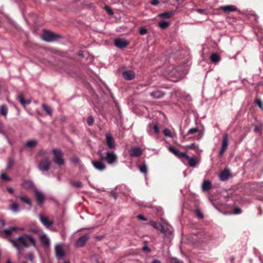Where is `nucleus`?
<instances>
[{"label":"nucleus","instance_id":"7c9ffc66","mask_svg":"<svg viewBox=\"0 0 263 263\" xmlns=\"http://www.w3.org/2000/svg\"><path fill=\"white\" fill-rule=\"evenodd\" d=\"M42 107L47 114H48L49 115H51L52 110L51 108L49 106L46 104H43Z\"/></svg>","mask_w":263,"mask_h":263},{"label":"nucleus","instance_id":"7ed1b4c3","mask_svg":"<svg viewBox=\"0 0 263 263\" xmlns=\"http://www.w3.org/2000/svg\"><path fill=\"white\" fill-rule=\"evenodd\" d=\"M52 154L53 155V161L59 165H62L64 163V160L63 158V154L60 150L53 149Z\"/></svg>","mask_w":263,"mask_h":263},{"label":"nucleus","instance_id":"69168bd1","mask_svg":"<svg viewBox=\"0 0 263 263\" xmlns=\"http://www.w3.org/2000/svg\"><path fill=\"white\" fill-rule=\"evenodd\" d=\"M147 132L148 133V134H149V135H152V132H151V131L150 130V129H147Z\"/></svg>","mask_w":263,"mask_h":263},{"label":"nucleus","instance_id":"f03ea898","mask_svg":"<svg viewBox=\"0 0 263 263\" xmlns=\"http://www.w3.org/2000/svg\"><path fill=\"white\" fill-rule=\"evenodd\" d=\"M185 74L184 71L175 68L169 72L168 76L171 81L176 82L182 79Z\"/></svg>","mask_w":263,"mask_h":263},{"label":"nucleus","instance_id":"09e8293b","mask_svg":"<svg viewBox=\"0 0 263 263\" xmlns=\"http://www.w3.org/2000/svg\"><path fill=\"white\" fill-rule=\"evenodd\" d=\"M106 167V165L103 164L102 162L100 161V171H102L104 170Z\"/></svg>","mask_w":263,"mask_h":263},{"label":"nucleus","instance_id":"6e6552de","mask_svg":"<svg viewBox=\"0 0 263 263\" xmlns=\"http://www.w3.org/2000/svg\"><path fill=\"white\" fill-rule=\"evenodd\" d=\"M228 145H229L228 135L227 134H225L223 136L221 147L219 151V155L220 156H222L223 155V154L226 151Z\"/></svg>","mask_w":263,"mask_h":263},{"label":"nucleus","instance_id":"f257e3e1","mask_svg":"<svg viewBox=\"0 0 263 263\" xmlns=\"http://www.w3.org/2000/svg\"><path fill=\"white\" fill-rule=\"evenodd\" d=\"M9 241L18 253L29 247H35L36 243L35 238L32 235L27 234L20 235L15 238H11Z\"/></svg>","mask_w":263,"mask_h":263},{"label":"nucleus","instance_id":"4c0bfd02","mask_svg":"<svg viewBox=\"0 0 263 263\" xmlns=\"http://www.w3.org/2000/svg\"><path fill=\"white\" fill-rule=\"evenodd\" d=\"M13 163L14 161L13 159H9L7 166V169H10L13 166Z\"/></svg>","mask_w":263,"mask_h":263},{"label":"nucleus","instance_id":"72a5a7b5","mask_svg":"<svg viewBox=\"0 0 263 263\" xmlns=\"http://www.w3.org/2000/svg\"><path fill=\"white\" fill-rule=\"evenodd\" d=\"M163 134L165 137H172V135L170 130L167 128H165L163 130Z\"/></svg>","mask_w":263,"mask_h":263},{"label":"nucleus","instance_id":"a211bd4d","mask_svg":"<svg viewBox=\"0 0 263 263\" xmlns=\"http://www.w3.org/2000/svg\"><path fill=\"white\" fill-rule=\"evenodd\" d=\"M183 158L189 160V165L190 166L195 167L197 166V161L195 157H189L186 153Z\"/></svg>","mask_w":263,"mask_h":263},{"label":"nucleus","instance_id":"423d86ee","mask_svg":"<svg viewBox=\"0 0 263 263\" xmlns=\"http://www.w3.org/2000/svg\"><path fill=\"white\" fill-rule=\"evenodd\" d=\"M59 37L58 35L49 31H44L42 36L43 40L46 42H52L57 40Z\"/></svg>","mask_w":263,"mask_h":263},{"label":"nucleus","instance_id":"a878e982","mask_svg":"<svg viewBox=\"0 0 263 263\" xmlns=\"http://www.w3.org/2000/svg\"><path fill=\"white\" fill-rule=\"evenodd\" d=\"M18 100L19 102L23 106H25L26 104H28L30 103V100L26 101L24 99V96L22 93L20 94L18 97Z\"/></svg>","mask_w":263,"mask_h":263},{"label":"nucleus","instance_id":"e433bc0d","mask_svg":"<svg viewBox=\"0 0 263 263\" xmlns=\"http://www.w3.org/2000/svg\"><path fill=\"white\" fill-rule=\"evenodd\" d=\"M1 178L2 179L6 181H10L11 178L9 177L5 173H2L1 175Z\"/></svg>","mask_w":263,"mask_h":263},{"label":"nucleus","instance_id":"2f4dec72","mask_svg":"<svg viewBox=\"0 0 263 263\" xmlns=\"http://www.w3.org/2000/svg\"><path fill=\"white\" fill-rule=\"evenodd\" d=\"M139 168L140 171L143 174H146L147 172V167L145 164H143L142 165H139Z\"/></svg>","mask_w":263,"mask_h":263},{"label":"nucleus","instance_id":"58836bf2","mask_svg":"<svg viewBox=\"0 0 263 263\" xmlns=\"http://www.w3.org/2000/svg\"><path fill=\"white\" fill-rule=\"evenodd\" d=\"M104 9L106 11L109 15H111L113 14L112 10L108 6H105L104 7Z\"/></svg>","mask_w":263,"mask_h":263},{"label":"nucleus","instance_id":"ddd939ff","mask_svg":"<svg viewBox=\"0 0 263 263\" xmlns=\"http://www.w3.org/2000/svg\"><path fill=\"white\" fill-rule=\"evenodd\" d=\"M105 143L108 148L110 149L115 148L114 139L112 135L109 133H107L106 135Z\"/></svg>","mask_w":263,"mask_h":263},{"label":"nucleus","instance_id":"0e129e2a","mask_svg":"<svg viewBox=\"0 0 263 263\" xmlns=\"http://www.w3.org/2000/svg\"><path fill=\"white\" fill-rule=\"evenodd\" d=\"M112 196L115 199H116L117 197V195L115 194H112Z\"/></svg>","mask_w":263,"mask_h":263},{"label":"nucleus","instance_id":"37998d69","mask_svg":"<svg viewBox=\"0 0 263 263\" xmlns=\"http://www.w3.org/2000/svg\"><path fill=\"white\" fill-rule=\"evenodd\" d=\"M198 130L197 128H193L190 129L188 131L187 133L189 134H195V133H197L198 132Z\"/></svg>","mask_w":263,"mask_h":263},{"label":"nucleus","instance_id":"412c9836","mask_svg":"<svg viewBox=\"0 0 263 263\" xmlns=\"http://www.w3.org/2000/svg\"><path fill=\"white\" fill-rule=\"evenodd\" d=\"M229 171L227 170H225L220 173L219 176L220 180L222 181H226L229 178Z\"/></svg>","mask_w":263,"mask_h":263},{"label":"nucleus","instance_id":"79ce46f5","mask_svg":"<svg viewBox=\"0 0 263 263\" xmlns=\"http://www.w3.org/2000/svg\"><path fill=\"white\" fill-rule=\"evenodd\" d=\"M28 257L30 261L32 263H34V255L31 252L29 253L28 255Z\"/></svg>","mask_w":263,"mask_h":263},{"label":"nucleus","instance_id":"5701e85b","mask_svg":"<svg viewBox=\"0 0 263 263\" xmlns=\"http://www.w3.org/2000/svg\"><path fill=\"white\" fill-rule=\"evenodd\" d=\"M211 183L209 180H204L202 184V189L203 191H208L211 188Z\"/></svg>","mask_w":263,"mask_h":263},{"label":"nucleus","instance_id":"603ef678","mask_svg":"<svg viewBox=\"0 0 263 263\" xmlns=\"http://www.w3.org/2000/svg\"><path fill=\"white\" fill-rule=\"evenodd\" d=\"M172 263H183L182 261H181L177 259L176 258L172 259Z\"/></svg>","mask_w":263,"mask_h":263},{"label":"nucleus","instance_id":"473e14b6","mask_svg":"<svg viewBox=\"0 0 263 263\" xmlns=\"http://www.w3.org/2000/svg\"><path fill=\"white\" fill-rule=\"evenodd\" d=\"M169 26V23L166 21H162L159 23V26L162 29H165Z\"/></svg>","mask_w":263,"mask_h":263},{"label":"nucleus","instance_id":"c85d7f7f","mask_svg":"<svg viewBox=\"0 0 263 263\" xmlns=\"http://www.w3.org/2000/svg\"><path fill=\"white\" fill-rule=\"evenodd\" d=\"M36 145L37 141L34 140H29L26 144V146L29 148H33L35 147Z\"/></svg>","mask_w":263,"mask_h":263},{"label":"nucleus","instance_id":"cd10ccee","mask_svg":"<svg viewBox=\"0 0 263 263\" xmlns=\"http://www.w3.org/2000/svg\"><path fill=\"white\" fill-rule=\"evenodd\" d=\"M18 198L20 199V200L22 201H23V202H25V203H26L27 204H28L29 205H31V200L27 197L25 196H24L23 195H20L18 196Z\"/></svg>","mask_w":263,"mask_h":263},{"label":"nucleus","instance_id":"a18cd8bd","mask_svg":"<svg viewBox=\"0 0 263 263\" xmlns=\"http://www.w3.org/2000/svg\"><path fill=\"white\" fill-rule=\"evenodd\" d=\"M72 185L77 187H81L82 186V183L81 182H75L72 183Z\"/></svg>","mask_w":263,"mask_h":263},{"label":"nucleus","instance_id":"a19ab883","mask_svg":"<svg viewBox=\"0 0 263 263\" xmlns=\"http://www.w3.org/2000/svg\"><path fill=\"white\" fill-rule=\"evenodd\" d=\"M94 122L93 118L90 116L87 118V122L89 125H91Z\"/></svg>","mask_w":263,"mask_h":263},{"label":"nucleus","instance_id":"393cba45","mask_svg":"<svg viewBox=\"0 0 263 263\" xmlns=\"http://www.w3.org/2000/svg\"><path fill=\"white\" fill-rule=\"evenodd\" d=\"M210 59L212 62L217 63L220 61V58L217 53H214L212 54Z\"/></svg>","mask_w":263,"mask_h":263},{"label":"nucleus","instance_id":"6e6d98bb","mask_svg":"<svg viewBox=\"0 0 263 263\" xmlns=\"http://www.w3.org/2000/svg\"><path fill=\"white\" fill-rule=\"evenodd\" d=\"M195 148V145L194 144H190V145H186L185 146V148H190V149H192V148Z\"/></svg>","mask_w":263,"mask_h":263},{"label":"nucleus","instance_id":"39448f33","mask_svg":"<svg viewBox=\"0 0 263 263\" xmlns=\"http://www.w3.org/2000/svg\"><path fill=\"white\" fill-rule=\"evenodd\" d=\"M55 256L58 260L63 259L65 255V252L62 244H57L54 248Z\"/></svg>","mask_w":263,"mask_h":263},{"label":"nucleus","instance_id":"9d476101","mask_svg":"<svg viewBox=\"0 0 263 263\" xmlns=\"http://www.w3.org/2000/svg\"><path fill=\"white\" fill-rule=\"evenodd\" d=\"M89 235L85 234L80 237L76 241V245L77 247L80 248L85 245L86 242L89 239Z\"/></svg>","mask_w":263,"mask_h":263},{"label":"nucleus","instance_id":"c756f323","mask_svg":"<svg viewBox=\"0 0 263 263\" xmlns=\"http://www.w3.org/2000/svg\"><path fill=\"white\" fill-rule=\"evenodd\" d=\"M8 108L5 105L1 106L0 108V113L3 116H6L7 115Z\"/></svg>","mask_w":263,"mask_h":263},{"label":"nucleus","instance_id":"bb28decb","mask_svg":"<svg viewBox=\"0 0 263 263\" xmlns=\"http://www.w3.org/2000/svg\"><path fill=\"white\" fill-rule=\"evenodd\" d=\"M11 204L10 205V207L11 210L15 213H17L19 211V206L18 205L15 203L11 201Z\"/></svg>","mask_w":263,"mask_h":263},{"label":"nucleus","instance_id":"0eeeda50","mask_svg":"<svg viewBox=\"0 0 263 263\" xmlns=\"http://www.w3.org/2000/svg\"><path fill=\"white\" fill-rule=\"evenodd\" d=\"M50 165V161L48 159H46L39 163L38 168L41 171H47L49 169Z\"/></svg>","mask_w":263,"mask_h":263},{"label":"nucleus","instance_id":"774afa93","mask_svg":"<svg viewBox=\"0 0 263 263\" xmlns=\"http://www.w3.org/2000/svg\"><path fill=\"white\" fill-rule=\"evenodd\" d=\"M7 263H12V262H11L10 260H8V261H7Z\"/></svg>","mask_w":263,"mask_h":263},{"label":"nucleus","instance_id":"680f3d73","mask_svg":"<svg viewBox=\"0 0 263 263\" xmlns=\"http://www.w3.org/2000/svg\"><path fill=\"white\" fill-rule=\"evenodd\" d=\"M152 263H161V261L158 259H154Z\"/></svg>","mask_w":263,"mask_h":263},{"label":"nucleus","instance_id":"ea45409f","mask_svg":"<svg viewBox=\"0 0 263 263\" xmlns=\"http://www.w3.org/2000/svg\"><path fill=\"white\" fill-rule=\"evenodd\" d=\"M154 133L156 134H158L159 133V127L157 124H155L153 127Z\"/></svg>","mask_w":263,"mask_h":263},{"label":"nucleus","instance_id":"aec40b11","mask_svg":"<svg viewBox=\"0 0 263 263\" xmlns=\"http://www.w3.org/2000/svg\"><path fill=\"white\" fill-rule=\"evenodd\" d=\"M220 9L224 12H230L236 11V7L234 5L223 6L220 7Z\"/></svg>","mask_w":263,"mask_h":263},{"label":"nucleus","instance_id":"9b49d317","mask_svg":"<svg viewBox=\"0 0 263 263\" xmlns=\"http://www.w3.org/2000/svg\"><path fill=\"white\" fill-rule=\"evenodd\" d=\"M25 229L23 227H12L4 230L3 232L6 236H8L12 234L16 231H23Z\"/></svg>","mask_w":263,"mask_h":263},{"label":"nucleus","instance_id":"bf43d9fd","mask_svg":"<svg viewBox=\"0 0 263 263\" xmlns=\"http://www.w3.org/2000/svg\"><path fill=\"white\" fill-rule=\"evenodd\" d=\"M151 4L153 5H156L158 4V0H153L151 2Z\"/></svg>","mask_w":263,"mask_h":263},{"label":"nucleus","instance_id":"49530a36","mask_svg":"<svg viewBox=\"0 0 263 263\" xmlns=\"http://www.w3.org/2000/svg\"><path fill=\"white\" fill-rule=\"evenodd\" d=\"M71 161L74 164H77L79 162V159L77 157H73L71 159Z\"/></svg>","mask_w":263,"mask_h":263},{"label":"nucleus","instance_id":"f704fd0d","mask_svg":"<svg viewBox=\"0 0 263 263\" xmlns=\"http://www.w3.org/2000/svg\"><path fill=\"white\" fill-rule=\"evenodd\" d=\"M172 15V12H164V13L161 14L160 15V16L168 18L171 16Z\"/></svg>","mask_w":263,"mask_h":263},{"label":"nucleus","instance_id":"864d4df0","mask_svg":"<svg viewBox=\"0 0 263 263\" xmlns=\"http://www.w3.org/2000/svg\"><path fill=\"white\" fill-rule=\"evenodd\" d=\"M94 166L97 168L99 169V161H96L92 162Z\"/></svg>","mask_w":263,"mask_h":263},{"label":"nucleus","instance_id":"4be33fe9","mask_svg":"<svg viewBox=\"0 0 263 263\" xmlns=\"http://www.w3.org/2000/svg\"><path fill=\"white\" fill-rule=\"evenodd\" d=\"M150 95L155 99H159L164 95V93L159 90H156L151 92Z\"/></svg>","mask_w":263,"mask_h":263},{"label":"nucleus","instance_id":"e2e57ef3","mask_svg":"<svg viewBox=\"0 0 263 263\" xmlns=\"http://www.w3.org/2000/svg\"><path fill=\"white\" fill-rule=\"evenodd\" d=\"M143 250H144L148 251H149V249L148 248V247H144L143 248Z\"/></svg>","mask_w":263,"mask_h":263},{"label":"nucleus","instance_id":"20e7f679","mask_svg":"<svg viewBox=\"0 0 263 263\" xmlns=\"http://www.w3.org/2000/svg\"><path fill=\"white\" fill-rule=\"evenodd\" d=\"M102 159L105 160L108 164H113L117 162L118 156L114 152H108L106 156Z\"/></svg>","mask_w":263,"mask_h":263},{"label":"nucleus","instance_id":"c03bdc74","mask_svg":"<svg viewBox=\"0 0 263 263\" xmlns=\"http://www.w3.org/2000/svg\"><path fill=\"white\" fill-rule=\"evenodd\" d=\"M139 32L140 34L144 35L147 33V29L144 27H142L140 28Z\"/></svg>","mask_w":263,"mask_h":263},{"label":"nucleus","instance_id":"8fccbe9b","mask_svg":"<svg viewBox=\"0 0 263 263\" xmlns=\"http://www.w3.org/2000/svg\"><path fill=\"white\" fill-rule=\"evenodd\" d=\"M196 11L200 14H205V10L202 9H196Z\"/></svg>","mask_w":263,"mask_h":263},{"label":"nucleus","instance_id":"4d7b16f0","mask_svg":"<svg viewBox=\"0 0 263 263\" xmlns=\"http://www.w3.org/2000/svg\"><path fill=\"white\" fill-rule=\"evenodd\" d=\"M138 218L140 220H146V219L145 218V217L144 216H143L142 215H139L138 216Z\"/></svg>","mask_w":263,"mask_h":263},{"label":"nucleus","instance_id":"5fc2aeb1","mask_svg":"<svg viewBox=\"0 0 263 263\" xmlns=\"http://www.w3.org/2000/svg\"><path fill=\"white\" fill-rule=\"evenodd\" d=\"M160 231L161 233L164 234L165 235H166V231H165V229H164V227L163 226H161V228L160 229Z\"/></svg>","mask_w":263,"mask_h":263},{"label":"nucleus","instance_id":"f8f14e48","mask_svg":"<svg viewBox=\"0 0 263 263\" xmlns=\"http://www.w3.org/2000/svg\"><path fill=\"white\" fill-rule=\"evenodd\" d=\"M128 42L127 40L118 38L115 40V45L119 48L122 49L127 46Z\"/></svg>","mask_w":263,"mask_h":263},{"label":"nucleus","instance_id":"f3484780","mask_svg":"<svg viewBox=\"0 0 263 263\" xmlns=\"http://www.w3.org/2000/svg\"><path fill=\"white\" fill-rule=\"evenodd\" d=\"M40 239L43 245L46 247H48L50 245V240L49 238L45 233H41L40 235Z\"/></svg>","mask_w":263,"mask_h":263},{"label":"nucleus","instance_id":"2eb2a0df","mask_svg":"<svg viewBox=\"0 0 263 263\" xmlns=\"http://www.w3.org/2000/svg\"><path fill=\"white\" fill-rule=\"evenodd\" d=\"M34 193L38 203L40 204H42L45 199V196L44 194L42 192L39 191L37 189H35Z\"/></svg>","mask_w":263,"mask_h":263},{"label":"nucleus","instance_id":"6ab92c4d","mask_svg":"<svg viewBox=\"0 0 263 263\" xmlns=\"http://www.w3.org/2000/svg\"><path fill=\"white\" fill-rule=\"evenodd\" d=\"M123 77L127 80H131L135 77V73L132 70H127L123 72Z\"/></svg>","mask_w":263,"mask_h":263},{"label":"nucleus","instance_id":"dca6fc26","mask_svg":"<svg viewBox=\"0 0 263 263\" xmlns=\"http://www.w3.org/2000/svg\"><path fill=\"white\" fill-rule=\"evenodd\" d=\"M169 151L173 153L175 156H177L178 158L181 159L184 158V156L186 153V152H180L178 149L172 146L168 147Z\"/></svg>","mask_w":263,"mask_h":263},{"label":"nucleus","instance_id":"4468645a","mask_svg":"<svg viewBox=\"0 0 263 263\" xmlns=\"http://www.w3.org/2000/svg\"><path fill=\"white\" fill-rule=\"evenodd\" d=\"M142 151L139 147H134L131 148L129 153L132 157H139L141 155Z\"/></svg>","mask_w":263,"mask_h":263},{"label":"nucleus","instance_id":"13d9d810","mask_svg":"<svg viewBox=\"0 0 263 263\" xmlns=\"http://www.w3.org/2000/svg\"><path fill=\"white\" fill-rule=\"evenodd\" d=\"M197 214V216H198V217H199V218H201L203 217V214H202L201 212H200L199 211L197 212V214Z\"/></svg>","mask_w":263,"mask_h":263},{"label":"nucleus","instance_id":"de8ad7c7","mask_svg":"<svg viewBox=\"0 0 263 263\" xmlns=\"http://www.w3.org/2000/svg\"><path fill=\"white\" fill-rule=\"evenodd\" d=\"M241 212V210L239 208H236L234 209V213L235 214H240Z\"/></svg>","mask_w":263,"mask_h":263},{"label":"nucleus","instance_id":"b1692460","mask_svg":"<svg viewBox=\"0 0 263 263\" xmlns=\"http://www.w3.org/2000/svg\"><path fill=\"white\" fill-rule=\"evenodd\" d=\"M22 186L25 189H29L33 187V183L31 181L25 180L22 183Z\"/></svg>","mask_w":263,"mask_h":263},{"label":"nucleus","instance_id":"052dcab7","mask_svg":"<svg viewBox=\"0 0 263 263\" xmlns=\"http://www.w3.org/2000/svg\"><path fill=\"white\" fill-rule=\"evenodd\" d=\"M7 190L10 193H13L14 192V190L11 187H8Z\"/></svg>","mask_w":263,"mask_h":263},{"label":"nucleus","instance_id":"c9c22d12","mask_svg":"<svg viewBox=\"0 0 263 263\" xmlns=\"http://www.w3.org/2000/svg\"><path fill=\"white\" fill-rule=\"evenodd\" d=\"M255 103H256V105H257L258 106V107L261 110L263 109V106H262V102H261V100L260 99H259V98L256 99V100H255Z\"/></svg>","mask_w":263,"mask_h":263},{"label":"nucleus","instance_id":"338daca9","mask_svg":"<svg viewBox=\"0 0 263 263\" xmlns=\"http://www.w3.org/2000/svg\"><path fill=\"white\" fill-rule=\"evenodd\" d=\"M79 55L80 56H83V53H82V52H79Z\"/></svg>","mask_w":263,"mask_h":263},{"label":"nucleus","instance_id":"1a4fd4ad","mask_svg":"<svg viewBox=\"0 0 263 263\" xmlns=\"http://www.w3.org/2000/svg\"><path fill=\"white\" fill-rule=\"evenodd\" d=\"M39 219L41 222L48 229H50L52 231H54L55 229L51 228H50V226H51L53 222L52 220H49L48 218L45 216H44L43 215H39Z\"/></svg>","mask_w":263,"mask_h":263},{"label":"nucleus","instance_id":"3c124183","mask_svg":"<svg viewBox=\"0 0 263 263\" xmlns=\"http://www.w3.org/2000/svg\"><path fill=\"white\" fill-rule=\"evenodd\" d=\"M151 224L154 227V228H155L156 229H157V230L159 229V227L158 226V224H157V223L156 222L153 221V222H151Z\"/></svg>","mask_w":263,"mask_h":263}]
</instances>
